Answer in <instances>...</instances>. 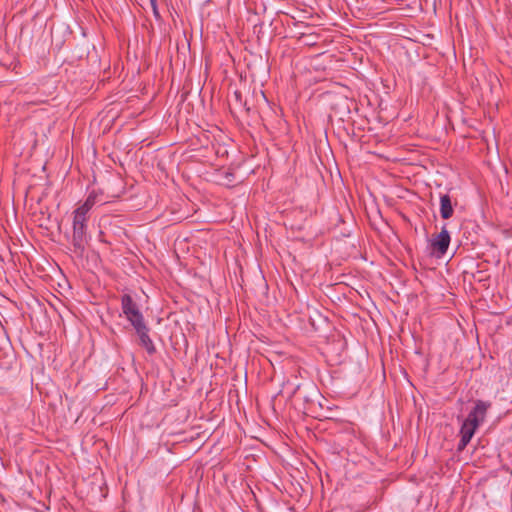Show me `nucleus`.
Listing matches in <instances>:
<instances>
[{"instance_id":"7ed1b4c3","label":"nucleus","mask_w":512,"mask_h":512,"mask_svg":"<svg viewBox=\"0 0 512 512\" xmlns=\"http://www.w3.org/2000/svg\"><path fill=\"white\" fill-rule=\"evenodd\" d=\"M135 330V333L138 337V344L146 350L149 355H153L156 353V347L149 336L150 328L148 327L146 321H142L140 323H136L132 326Z\"/></svg>"},{"instance_id":"9b49d317","label":"nucleus","mask_w":512,"mask_h":512,"mask_svg":"<svg viewBox=\"0 0 512 512\" xmlns=\"http://www.w3.org/2000/svg\"><path fill=\"white\" fill-rule=\"evenodd\" d=\"M231 175L229 173H226V176H225V179H226V185L228 184V182H230L231 180L229 179Z\"/></svg>"},{"instance_id":"20e7f679","label":"nucleus","mask_w":512,"mask_h":512,"mask_svg":"<svg viewBox=\"0 0 512 512\" xmlns=\"http://www.w3.org/2000/svg\"><path fill=\"white\" fill-rule=\"evenodd\" d=\"M489 408V402L477 400L473 410L468 414L466 419L479 426L484 422Z\"/></svg>"},{"instance_id":"1a4fd4ad","label":"nucleus","mask_w":512,"mask_h":512,"mask_svg":"<svg viewBox=\"0 0 512 512\" xmlns=\"http://www.w3.org/2000/svg\"><path fill=\"white\" fill-rule=\"evenodd\" d=\"M97 197L98 194L95 191H93L88 195L87 199L85 200V203L92 208L98 202Z\"/></svg>"},{"instance_id":"39448f33","label":"nucleus","mask_w":512,"mask_h":512,"mask_svg":"<svg viewBox=\"0 0 512 512\" xmlns=\"http://www.w3.org/2000/svg\"><path fill=\"white\" fill-rule=\"evenodd\" d=\"M450 244V235L444 226L440 233L432 240L431 245L434 251L438 253V256H442L446 253Z\"/></svg>"},{"instance_id":"6e6552de","label":"nucleus","mask_w":512,"mask_h":512,"mask_svg":"<svg viewBox=\"0 0 512 512\" xmlns=\"http://www.w3.org/2000/svg\"><path fill=\"white\" fill-rule=\"evenodd\" d=\"M91 207L85 202L73 212V220L87 222Z\"/></svg>"},{"instance_id":"9d476101","label":"nucleus","mask_w":512,"mask_h":512,"mask_svg":"<svg viewBox=\"0 0 512 512\" xmlns=\"http://www.w3.org/2000/svg\"><path fill=\"white\" fill-rule=\"evenodd\" d=\"M150 4H151V8H152V12H153L154 17L156 18V20H160L161 19V15H160V12L158 10L157 1L156 0H150Z\"/></svg>"},{"instance_id":"423d86ee","label":"nucleus","mask_w":512,"mask_h":512,"mask_svg":"<svg viewBox=\"0 0 512 512\" xmlns=\"http://www.w3.org/2000/svg\"><path fill=\"white\" fill-rule=\"evenodd\" d=\"M477 428L476 424L467 419L463 422L460 429L461 439L458 443V450H463L468 445Z\"/></svg>"},{"instance_id":"f257e3e1","label":"nucleus","mask_w":512,"mask_h":512,"mask_svg":"<svg viewBox=\"0 0 512 512\" xmlns=\"http://www.w3.org/2000/svg\"><path fill=\"white\" fill-rule=\"evenodd\" d=\"M71 245L72 251L77 257H83L90 237L87 233V222L73 220Z\"/></svg>"},{"instance_id":"0eeeda50","label":"nucleus","mask_w":512,"mask_h":512,"mask_svg":"<svg viewBox=\"0 0 512 512\" xmlns=\"http://www.w3.org/2000/svg\"><path fill=\"white\" fill-rule=\"evenodd\" d=\"M440 214L443 219H449L453 215V206L447 194L440 196Z\"/></svg>"},{"instance_id":"f03ea898","label":"nucleus","mask_w":512,"mask_h":512,"mask_svg":"<svg viewBox=\"0 0 512 512\" xmlns=\"http://www.w3.org/2000/svg\"><path fill=\"white\" fill-rule=\"evenodd\" d=\"M121 309L131 326L145 320L139 305L130 294L126 293L121 296Z\"/></svg>"}]
</instances>
